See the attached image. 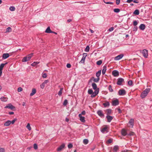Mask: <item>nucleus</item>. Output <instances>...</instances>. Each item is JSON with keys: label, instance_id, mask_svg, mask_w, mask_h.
Returning <instances> with one entry per match:
<instances>
[{"label": "nucleus", "instance_id": "obj_1", "mask_svg": "<svg viewBox=\"0 0 152 152\" xmlns=\"http://www.w3.org/2000/svg\"><path fill=\"white\" fill-rule=\"evenodd\" d=\"M150 88H147L145 89L141 94L140 97L142 99L144 98L147 96L148 93L150 92Z\"/></svg>", "mask_w": 152, "mask_h": 152}, {"label": "nucleus", "instance_id": "obj_2", "mask_svg": "<svg viewBox=\"0 0 152 152\" xmlns=\"http://www.w3.org/2000/svg\"><path fill=\"white\" fill-rule=\"evenodd\" d=\"M33 55V53H31L28 55L27 56L24 57L22 59V61L23 62H25L28 61L31 59Z\"/></svg>", "mask_w": 152, "mask_h": 152}, {"label": "nucleus", "instance_id": "obj_3", "mask_svg": "<svg viewBox=\"0 0 152 152\" xmlns=\"http://www.w3.org/2000/svg\"><path fill=\"white\" fill-rule=\"evenodd\" d=\"M99 88H98L97 89L95 90L92 94H91V97L92 98L94 97L96 95H97L99 92Z\"/></svg>", "mask_w": 152, "mask_h": 152}, {"label": "nucleus", "instance_id": "obj_4", "mask_svg": "<svg viewBox=\"0 0 152 152\" xmlns=\"http://www.w3.org/2000/svg\"><path fill=\"white\" fill-rule=\"evenodd\" d=\"M118 94L120 96H123L126 94V91L124 89H120L118 92Z\"/></svg>", "mask_w": 152, "mask_h": 152}, {"label": "nucleus", "instance_id": "obj_5", "mask_svg": "<svg viewBox=\"0 0 152 152\" xmlns=\"http://www.w3.org/2000/svg\"><path fill=\"white\" fill-rule=\"evenodd\" d=\"M97 113L98 115L102 118H104V114L103 113L102 110H99L97 112Z\"/></svg>", "mask_w": 152, "mask_h": 152}, {"label": "nucleus", "instance_id": "obj_6", "mask_svg": "<svg viewBox=\"0 0 152 152\" xmlns=\"http://www.w3.org/2000/svg\"><path fill=\"white\" fill-rule=\"evenodd\" d=\"M124 79L122 78H119L118 79L117 82V85L119 86H121L122 85V83L124 81Z\"/></svg>", "mask_w": 152, "mask_h": 152}, {"label": "nucleus", "instance_id": "obj_7", "mask_svg": "<svg viewBox=\"0 0 152 152\" xmlns=\"http://www.w3.org/2000/svg\"><path fill=\"white\" fill-rule=\"evenodd\" d=\"M4 108L10 109L11 110H12L14 109H15V107L11 104L10 103L9 104L7 105Z\"/></svg>", "mask_w": 152, "mask_h": 152}, {"label": "nucleus", "instance_id": "obj_8", "mask_svg": "<svg viewBox=\"0 0 152 152\" xmlns=\"http://www.w3.org/2000/svg\"><path fill=\"white\" fill-rule=\"evenodd\" d=\"M143 56L145 58H147L148 56V51L147 50L145 49L143 50L142 52Z\"/></svg>", "mask_w": 152, "mask_h": 152}, {"label": "nucleus", "instance_id": "obj_9", "mask_svg": "<svg viewBox=\"0 0 152 152\" xmlns=\"http://www.w3.org/2000/svg\"><path fill=\"white\" fill-rule=\"evenodd\" d=\"M112 75L115 77H117L119 75V72L117 70H114L112 71Z\"/></svg>", "mask_w": 152, "mask_h": 152}, {"label": "nucleus", "instance_id": "obj_10", "mask_svg": "<svg viewBox=\"0 0 152 152\" xmlns=\"http://www.w3.org/2000/svg\"><path fill=\"white\" fill-rule=\"evenodd\" d=\"M119 104L118 100L117 99L114 100L112 101V104L113 106H116Z\"/></svg>", "mask_w": 152, "mask_h": 152}, {"label": "nucleus", "instance_id": "obj_11", "mask_svg": "<svg viewBox=\"0 0 152 152\" xmlns=\"http://www.w3.org/2000/svg\"><path fill=\"white\" fill-rule=\"evenodd\" d=\"M65 146V145L64 143H63L59 147L57 148V151H61Z\"/></svg>", "mask_w": 152, "mask_h": 152}, {"label": "nucleus", "instance_id": "obj_12", "mask_svg": "<svg viewBox=\"0 0 152 152\" xmlns=\"http://www.w3.org/2000/svg\"><path fill=\"white\" fill-rule=\"evenodd\" d=\"M124 56L123 54H121L116 56L114 60H118L121 59Z\"/></svg>", "mask_w": 152, "mask_h": 152}, {"label": "nucleus", "instance_id": "obj_13", "mask_svg": "<svg viewBox=\"0 0 152 152\" xmlns=\"http://www.w3.org/2000/svg\"><path fill=\"white\" fill-rule=\"evenodd\" d=\"M101 132L103 133H104L105 132H108V128L106 126L105 127L102 128L101 130Z\"/></svg>", "mask_w": 152, "mask_h": 152}, {"label": "nucleus", "instance_id": "obj_14", "mask_svg": "<svg viewBox=\"0 0 152 152\" xmlns=\"http://www.w3.org/2000/svg\"><path fill=\"white\" fill-rule=\"evenodd\" d=\"M106 118L107 119V121L108 122H110L113 119V117L110 115H107Z\"/></svg>", "mask_w": 152, "mask_h": 152}, {"label": "nucleus", "instance_id": "obj_15", "mask_svg": "<svg viewBox=\"0 0 152 152\" xmlns=\"http://www.w3.org/2000/svg\"><path fill=\"white\" fill-rule=\"evenodd\" d=\"M79 117L80 118V120L82 122H85V117L84 116H82L81 114H79L78 115Z\"/></svg>", "mask_w": 152, "mask_h": 152}, {"label": "nucleus", "instance_id": "obj_16", "mask_svg": "<svg viewBox=\"0 0 152 152\" xmlns=\"http://www.w3.org/2000/svg\"><path fill=\"white\" fill-rule=\"evenodd\" d=\"M10 56L9 54L8 53H4L2 55V58L3 59H6L8 58Z\"/></svg>", "mask_w": 152, "mask_h": 152}, {"label": "nucleus", "instance_id": "obj_17", "mask_svg": "<svg viewBox=\"0 0 152 152\" xmlns=\"http://www.w3.org/2000/svg\"><path fill=\"white\" fill-rule=\"evenodd\" d=\"M121 133L122 135L123 136H125L127 134L126 131L124 129H122Z\"/></svg>", "mask_w": 152, "mask_h": 152}, {"label": "nucleus", "instance_id": "obj_18", "mask_svg": "<svg viewBox=\"0 0 152 152\" xmlns=\"http://www.w3.org/2000/svg\"><path fill=\"white\" fill-rule=\"evenodd\" d=\"M139 28L140 30H144L145 28V25L143 24H141Z\"/></svg>", "mask_w": 152, "mask_h": 152}, {"label": "nucleus", "instance_id": "obj_19", "mask_svg": "<svg viewBox=\"0 0 152 152\" xmlns=\"http://www.w3.org/2000/svg\"><path fill=\"white\" fill-rule=\"evenodd\" d=\"M103 69L102 70V74L104 75L106 72L107 70V66L106 65L104 66L103 67Z\"/></svg>", "mask_w": 152, "mask_h": 152}, {"label": "nucleus", "instance_id": "obj_20", "mask_svg": "<svg viewBox=\"0 0 152 152\" xmlns=\"http://www.w3.org/2000/svg\"><path fill=\"white\" fill-rule=\"evenodd\" d=\"M91 85H92V87L93 89L94 90H95L98 88H97V85L95 83H92Z\"/></svg>", "mask_w": 152, "mask_h": 152}, {"label": "nucleus", "instance_id": "obj_21", "mask_svg": "<svg viewBox=\"0 0 152 152\" xmlns=\"http://www.w3.org/2000/svg\"><path fill=\"white\" fill-rule=\"evenodd\" d=\"M119 146L118 145H115L114 146L113 148L114 152H117L119 150Z\"/></svg>", "mask_w": 152, "mask_h": 152}, {"label": "nucleus", "instance_id": "obj_22", "mask_svg": "<svg viewBox=\"0 0 152 152\" xmlns=\"http://www.w3.org/2000/svg\"><path fill=\"white\" fill-rule=\"evenodd\" d=\"M0 99L2 101L6 102L7 101L8 98L7 97L2 96L1 97Z\"/></svg>", "mask_w": 152, "mask_h": 152}, {"label": "nucleus", "instance_id": "obj_23", "mask_svg": "<svg viewBox=\"0 0 152 152\" xmlns=\"http://www.w3.org/2000/svg\"><path fill=\"white\" fill-rule=\"evenodd\" d=\"M11 124V121L10 120L7 121L4 123V126H8Z\"/></svg>", "mask_w": 152, "mask_h": 152}, {"label": "nucleus", "instance_id": "obj_24", "mask_svg": "<svg viewBox=\"0 0 152 152\" xmlns=\"http://www.w3.org/2000/svg\"><path fill=\"white\" fill-rule=\"evenodd\" d=\"M36 89L35 88L32 89V92L30 94V96H31L34 95L36 93Z\"/></svg>", "mask_w": 152, "mask_h": 152}, {"label": "nucleus", "instance_id": "obj_25", "mask_svg": "<svg viewBox=\"0 0 152 152\" xmlns=\"http://www.w3.org/2000/svg\"><path fill=\"white\" fill-rule=\"evenodd\" d=\"M8 64V62H6L4 64L2 63L0 65V69L3 70V68L4 67V66L7 64Z\"/></svg>", "mask_w": 152, "mask_h": 152}, {"label": "nucleus", "instance_id": "obj_26", "mask_svg": "<svg viewBox=\"0 0 152 152\" xmlns=\"http://www.w3.org/2000/svg\"><path fill=\"white\" fill-rule=\"evenodd\" d=\"M107 115H109L111 114L112 113V110L110 109H108L107 110Z\"/></svg>", "mask_w": 152, "mask_h": 152}, {"label": "nucleus", "instance_id": "obj_27", "mask_svg": "<svg viewBox=\"0 0 152 152\" xmlns=\"http://www.w3.org/2000/svg\"><path fill=\"white\" fill-rule=\"evenodd\" d=\"M134 120L133 119H131L129 121V123L130 124V125H131L132 127L134 125Z\"/></svg>", "mask_w": 152, "mask_h": 152}, {"label": "nucleus", "instance_id": "obj_28", "mask_svg": "<svg viewBox=\"0 0 152 152\" xmlns=\"http://www.w3.org/2000/svg\"><path fill=\"white\" fill-rule=\"evenodd\" d=\"M104 107H109L110 106V104L108 102H107L105 103H104L103 104Z\"/></svg>", "mask_w": 152, "mask_h": 152}, {"label": "nucleus", "instance_id": "obj_29", "mask_svg": "<svg viewBox=\"0 0 152 152\" xmlns=\"http://www.w3.org/2000/svg\"><path fill=\"white\" fill-rule=\"evenodd\" d=\"M45 32L46 33H50L51 32V31L50 30V27H48L45 31Z\"/></svg>", "mask_w": 152, "mask_h": 152}, {"label": "nucleus", "instance_id": "obj_30", "mask_svg": "<svg viewBox=\"0 0 152 152\" xmlns=\"http://www.w3.org/2000/svg\"><path fill=\"white\" fill-rule=\"evenodd\" d=\"M101 70H99L96 73V76L97 77H99V76L101 74Z\"/></svg>", "mask_w": 152, "mask_h": 152}, {"label": "nucleus", "instance_id": "obj_31", "mask_svg": "<svg viewBox=\"0 0 152 152\" xmlns=\"http://www.w3.org/2000/svg\"><path fill=\"white\" fill-rule=\"evenodd\" d=\"M92 78H93L94 81L96 83L98 82L100 80L99 77H97V78H95L94 77H92Z\"/></svg>", "mask_w": 152, "mask_h": 152}, {"label": "nucleus", "instance_id": "obj_32", "mask_svg": "<svg viewBox=\"0 0 152 152\" xmlns=\"http://www.w3.org/2000/svg\"><path fill=\"white\" fill-rule=\"evenodd\" d=\"M63 90V88H60V91H59L58 93V95L59 96H61L62 94V91Z\"/></svg>", "mask_w": 152, "mask_h": 152}, {"label": "nucleus", "instance_id": "obj_33", "mask_svg": "<svg viewBox=\"0 0 152 152\" xmlns=\"http://www.w3.org/2000/svg\"><path fill=\"white\" fill-rule=\"evenodd\" d=\"M39 63V62L38 61H35L33 63L31 64V65L32 66H35L36 65L38 64Z\"/></svg>", "mask_w": 152, "mask_h": 152}, {"label": "nucleus", "instance_id": "obj_34", "mask_svg": "<svg viewBox=\"0 0 152 152\" xmlns=\"http://www.w3.org/2000/svg\"><path fill=\"white\" fill-rule=\"evenodd\" d=\"M134 15H138L139 14V11L138 10H136L133 12Z\"/></svg>", "mask_w": 152, "mask_h": 152}, {"label": "nucleus", "instance_id": "obj_35", "mask_svg": "<svg viewBox=\"0 0 152 152\" xmlns=\"http://www.w3.org/2000/svg\"><path fill=\"white\" fill-rule=\"evenodd\" d=\"M88 93L89 94L91 95L93 92V91L91 88H89L88 89Z\"/></svg>", "mask_w": 152, "mask_h": 152}, {"label": "nucleus", "instance_id": "obj_36", "mask_svg": "<svg viewBox=\"0 0 152 152\" xmlns=\"http://www.w3.org/2000/svg\"><path fill=\"white\" fill-rule=\"evenodd\" d=\"M11 31L12 28L10 27H8L6 29V33L11 32Z\"/></svg>", "mask_w": 152, "mask_h": 152}, {"label": "nucleus", "instance_id": "obj_37", "mask_svg": "<svg viewBox=\"0 0 152 152\" xmlns=\"http://www.w3.org/2000/svg\"><path fill=\"white\" fill-rule=\"evenodd\" d=\"M83 142L84 144L86 145L88 143V140L87 139H85L83 140Z\"/></svg>", "mask_w": 152, "mask_h": 152}, {"label": "nucleus", "instance_id": "obj_38", "mask_svg": "<svg viewBox=\"0 0 152 152\" xmlns=\"http://www.w3.org/2000/svg\"><path fill=\"white\" fill-rule=\"evenodd\" d=\"M89 49H90L89 46L88 45H87L86 47V48L85 50V51L86 52H88L89 50Z\"/></svg>", "mask_w": 152, "mask_h": 152}, {"label": "nucleus", "instance_id": "obj_39", "mask_svg": "<svg viewBox=\"0 0 152 152\" xmlns=\"http://www.w3.org/2000/svg\"><path fill=\"white\" fill-rule=\"evenodd\" d=\"M87 56V53H83V57L82 59L83 60H85L86 58V56Z\"/></svg>", "mask_w": 152, "mask_h": 152}, {"label": "nucleus", "instance_id": "obj_40", "mask_svg": "<svg viewBox=\"0 0 152 152\" xmlns=\"http://www.w3.org/2000/svg\"><path fill=\"white\" fill-rule=\"evenodd\" d=\"M102 60H99L97 61L96 64L97 65H100L102 63Z\"/></svg>", "mask_w": 152, "mask_h": 152}, {"label": "nucleus", "instance_id": "obj_41", "mask_svg": "<svg viewBox=\"0 0 152 152\" xmlns=\"http://www.w3.org/2000/svg\"><path fill=\"white\" fill-rule=\"evenodd\" d=\"M114 12L115 13H118L120 11V10L118 8H115L114 9Z\"/></svg>", "mask_w": 152, "mask_h": 152}, {"label": "nucleus", "instance_id": "obj_42", "mask_svg": "<svg viewBox=\"0 0 152 152\" xmlns=\"http://www.w3.org/2000/svg\"><path fill=\"white\" fill-rule=\"evenodd\" d=\"M26 128L29 131H30L31 130V128L30 126V124L29 123H28L27 124V125L26 126Z\"/></svg>", "mask_w": 152, "mask_h": 152}, {"label": "nucleus", "instance_id": "obj_43", "mask_svg": "<svg viewBox=\"0 0 152 152\" xmlns=\"http://www.w3.org/2000/svg\"><path fill=\"white\" fill-rule=\"evenodd\" d=\"M15 8L13 6H11L9 8V10L11 11H14L15 10Z\"/></svg>", "mask_w": 152, "mask_h": 152}, {"label": "nucleus", "instance_id": "obj_44", "mask_svg": "<svg viewBox=\"0 0 152 152\" xmlns=\"http://www.w3.org/2000/svg\"><path fill=\"white\" fill-rule=\"evenodd\" d=\"M128 84L130 86H132L133 84V82L132 80H130L128 81Z\"/></svg>", "mask_w": 152, "mask_h": 152}, {"label": "nucleus", "instance_id": "obj_45", "mask_svg": "<svg viewBox=\"0 0 152 152\" xmlns=\"http://www.w3.org/2000/svg\"><path fill=\"white\" fill-rule=\"evenodd\" d=\"M67 103H68L67 100V99H66L64 101L63 104L64 106H65L66 105Z\"/></svg>", "mask_w": 152, "mask_h": 152}, {"label": "nucleus", "instance_id": "obj_46", "mask_svg": "<svg viewBox=\"0 0 152 152\" xmlns=\"http://www.w3.org/2000/svg\"><path fill=\"white\" fill-rule=\"evenodd\" d=\"M109 90L110 92H113V90L112 89L111 85H109L108 87Z\"/></svg>", "mask_w": 152, "mask_h": 152}, {"label": "nucleus", "instance_id": "obj_47", "mask_svg": "<svg viewBox=\"0 0 152 152\" xmlns=\"http://www.w3.org/2000/svg\"><path fill=\"white\" fill-rule=\"evenodd\" d=\"M34 148L35 150H37L38 148V146L37 144L34 143Z\"/></svg>", "mask_w": 152, "mask_h": 152}, {"label": "nucleus", "instance_id": "obj_48", "mask_svg": "<svg viewBox=\"0 0 152 152\" xmlns=\"http://www.w3.org/2000/svg\"><path fill=\"white\" fill-rule=\"evenodd\" d=\"M47 77V75L46 73H43L42 74V77L43 78H46Z\"/></svg>", "mask_w": 152, "mask_h": 152}, {"label": "nucleus", "instance_id": "obj_49", "mask_svg": "<svg viewBox=\"0 0 152 152\" xmlns=\"http://www.w3.org/2000/svg\"><path fill=\"white\" fill-rule=\"evenodd\" d=\"M138 24V22L134 20L133 22V24L134 26H136Z\"/></svg>", "mask_w": 152, "mask_h": 152}, {"label": "nucleus", "instance_id": "obj_50", "mask_svg": "<svg viewBox=\"0 0 152 152\" xmlns=\"http://www.w3.org/2000/svg\"><path fill=\"white\" fill-rule=\"evenodd\" d=\"M73 147L72 145V143H70L68 145V147L69 148H72Z\"/></svg>", "mask_w": 152, "mask_h": 152}, {"label": "nucleus", "instance_id": "obj_51", "mask_svg": "<svg viewBox=\"0 0 152 152\" xmlns=\"http://www.w3.org/2000/svg\"><path fill=\"white\" fill-rule=\"evenodd\" d=\"M5 149L0 147V152H5Z\"/></svg>", "mask_w": 152, "mask_h": 152}, {"label": "nucleus", "instance_id": "obj_52", "mask_svg": "<svg viewBox=\"0 0 152 152\" xmlns=\"http://www.w3.org/2000/svg\"><path fill=\"white\" fill-rule=\"evenodd\" d=\"M137 30V26H134L133 28V31H136Z\"/></svg>", "mask_w": 152, "mask_h": 152}, {"label": "nucleus", "instance_id": "obj_53", "mask_svg": "<svg viewBox=\"0 0 152 152\" xmlns=\"http://www.w3.org/2000/svg\"><path fill=\"white\" fill-rule=\"evenodd\" d=\"M16 120L17 119L16 118H15L14 119L12 120V121H11V124H13Z\"/></svg>", "mask_w": 152, "mask_h": 152}, {"label": "nucleus", "instance_id": "obj_54", "mask_svg": "<svg viewBox=\"0 0 152 152\" xmlns=\"http://www.w3.org/2000/svg\"><path fill=\"white\" fill-rule=\"evenodd\" d=\"M116 110H117L118 112V113H121L122 111L120 108H116Z\"/></svg>", "mask_w": 152, "mask_h": 152}, {"label": "nucleus", "instance_id": "obj_55", "mask_svg": "<svg viewBox=\"0 0 152 152\" xmlns=\"http://www.w3.org/2000/svg\"><path fill=\"white\" fill-rule=\"evenodd\" d=\"M23 90V88L21 87H19L18 88V92L21 91Z\"/></svg>", "mask_w": 152, "mask_h": 152}, {"label": "nucleus", "instance_id": "obj_56", "mask_svg": "<svg viewBox=\"0 0 152 152\" xmlns=\"http://www.w3.org/2000/svg\"><path fill=\"white\" fill-rule=\"evenodd\" d=\"M40 87L42 89H43L45 87V84L43 83L40 85Z\"/></svg>", "mask_w": 152, "mask_h": 152}, {"label": "nucleus", "instance_id": "obj_57", "mask_svg": "<svg viewBox=\"0 0 152 152\" xmlns=\"http://www.w3.org/2000/svg\"><path fill=\"white\" fill-rule=\"evenodd\" d=\"M114 29L113 27H111L109 29L108 31H112Z\"/></svg>", "mask_w": 152, "mask_h": 152}, {"label": "nucleus", "instance_id": "obj_58", "mask_svg": "<svg viewBox=\"0 0 152 152\" xmlns=\"http://www.w3.org/2000/svg\"><path fill=\"white\" fill-rule=\"evenodd\" d=\"M80 114H81V115H85L86 114V111L85 110H83L81 112V113H80Z\"/></svg>", "mask_w": 152, "mask_h": 152}, {"label": "nucleus", "instance_id": "obj_59", "mask_svg": "<svg viewBox=\"0 0 152 152\" xmlns=\"http://www.w3.org/2000/svg\"><path fill=\"white\" fill-rule=\"evenodd\" d=\"M108 143H111L112 142V140L111 139H109L107 140Z\"/></svg>", "mask_w": 152, "mask_h": 152}, {"label": "nucleus", "instance_id": "obj_60", "mask_svg": "<svg viewBox=\"0 0 152 152\" xmlns=\"http://www.w3.org/2000/svg\"><path fill=\"white\" fill-rule=\"evenodd\" d=\"M85 60H83L82 59H81V61H80V63H82V64H84V63H85Z\"/></svg>", "mask_w": 152, "mask_h": 152}, {"label": "nucleus", "instance_id": "obj_61", "mask_svg": "<svg viewBox=\"0 0 152 152\" xmlns=\"http://www.w3.org/2000/svg\"><path fill=\"white\" fill-rule=\"evenodd\" d=\"M120 0H116V4L118 5L120 4Z\"/></svg>", "mask_w": 152, "mask_h": 152}, {"label": "nucleus", "instance_id": "obj_62", "mask_svg": "<svg viewBox=\"0 0 152 152\" xmlns=\"http://www.w3.org/2000/svg\"><path fill=\"white\" fill-rule=\"evenodd\" d=\"M66 67L68 68H70L71 67V65L70 64H68L66 65Z\"/></svg>", "mask_w": 152, "mask_h": 152}, {"label": "nucleus", "instance_id": "obj_63", "mask_svg": "<svg viewBox=\"0 0 152 152\" xmlns=\"http://www.w3.org/2000/svg\"><path fill=\"white\" fill-rule=\"evenodd\" d=\"M48 82V80H45L43 83H44L45 85V84H46Z\"/></svg>", "mask_w": 152, "mask_h": 152}, {"label": "nucleus", "instance_id": "obj_64", "mask_svg": "<svg viewBox=\"0 0 152 152\" xmlns=\"http://www.w3.org/2000/svg\"><path fill=\"white\" fill-rule=\"evenodd\" d=\"M133 1L134 3H135L137 4L139 3L138 1L137 0H133Z\"/></svg>", "mask_w": 152, "mask_h": 152}]
</instances>
